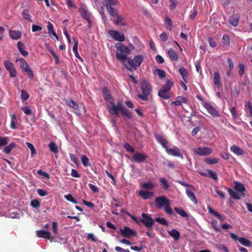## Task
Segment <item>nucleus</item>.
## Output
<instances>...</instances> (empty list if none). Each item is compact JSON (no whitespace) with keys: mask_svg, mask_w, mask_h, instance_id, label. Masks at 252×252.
<instances>
[{"mask_svg":"<svg viewBox=\"0 0 252 252\" xmlns=\"http://www.w3.org/2000/svg\"><path fill=\"white\" fill-rule=\"evenodd\" d=\"M107 107L109 113L112 115L118 117L119 115V112L120 111L123 116L128 119L132 118V115L130 111L123 105L120 101H119L116 105L115 104L114 101H112Z\"/></svg>","mask_w":252,"mask_h":252,"instance_id":"f257e3e1","label":"nucleus"},{"mask_svg":"<svg viewBox=\"0 0 252 252\" xmlns=\"http://www.w3.org/2000/svg\"><path fill=\"white\" fill-rule=\"evenodd\" d=\"M155 203L158 209L164 208V210L167 214L169 215H173V211L170 206V200L165 196L162 195L156 197Z\"/></svg>","mask_w":252,"mask_h":252,"instance_id":"f03ea898","label":"nucleus"},{"mask_svg":"<svg viewBox=\"0 0 252 252\" xmlns=\"http://www.w3.org/2000/svg\"><path fill=\"white\" fill-rule=\"evenodd\" d=\"M116 57L124 64L128 58L127 55L130 54L131 50L128 47L121 43H116Z\"/></svg>","mask_w":252,"mask_h":252,"instance_id":"7ed1b4c3","label":"nucleus"},{"mask_svg":"<svg viewBox=\"0 0 252 252\" xmlns=\"http://www.w3.org/2000/svg\"><path fill=\"white\" fill-rule=\"evenodd\" d=\"M143 57L141 55H138L134 57L132 59L131 58H128L126 62L124 64V65L129 71H133L137 69V68L140 66L141 63L143 61Z\"/></svg>","mask_w":252,"mask_h":252,"instance_id":"20e7f679","label":"nucleus"},{"mask_svg":"<svg viewBox=\"0 0 252 252\" xmlns=\"http://www.w3.org/2000/svg\"><path fill=\"white\" fill-rule=\"evenodd\" d=\"M141 90L142 94H138V97L142 100H148L149 95L152 93V87L149 82L145 79L141 81Z\"/></svg>","mask_w":252,"mask_h":252,"instance_id":"39448f33","label":"nucleus"},{"mask_svg":"<svg viewBox=\"0 0 252 252\" xmlns=\"http://www.w3.org/2000/svg\"><path fill=\"white\" fill-rule=\"evenodd\" d=\"M173 85L174 83L172 80H167L158 92V95L164 99H169L170 97L169 92L173 86Z\"/></svg>","mask_w":252,"mask_h":252,"instance_id":"423d86ee","label":"nucleus"},{"mask_svg":"<svg viewBox=\"0 0 252 252\" xmlns=\"http://www.w3.org/2000/svg\"><path fill=\"white\" fill-rule=\"evenodd\" d=\"M65 101L69 107L74 109V113L78 116L81 115L82 111L85 110L84 106H79L71 98L65 99Z\"/></svg>","mask_w":252,"mask_h":252,"instance_id":"0eeeda50","label":"nucleus"},{"mask_svg":"<svg viewBox=\"0 0 252 252\" xmlns=\"http://www.w3.org/2000/svg\"><path fill=\"white\" fill-rule=\"evenodd\" d=\"M140 221L147 228H152L154 224L155 220L151 216L147 214L143 213L141 214Z\"/></svg>","mask_w":252,"mask_h":252,"instance_id":"6e6552de","label":"nucleus"},{"mask_svg":"<svg viewBox=\"0 0 252 252\" xmlns=\"http://www.w3.org/2000/svg\"><path fill=\"white\" fill-rule=\"evenodd\" d=\"M19 62L20 66L22 71L27 72L29 77L31 79H32L34 77L33 72L29 67V66L26 60L21 58L20 59Z\"/></svg>","mask_w":252,"mask_h":252,"instance_id":"1a4fd4ad","label":"nucleus"},{"mask_svg":"<svg viewBox=\"0 0 252 252\" xmlns=\"http://www.w3.org/2000/svg\"><path fill=\"white\" fill-rule=\"evenodd\" d=\"M3 64L6 69L9 72L11 77H15L17 76V71L15 68L14 63L9 60H5Z\"/></svg>","mask_w":252,"mask_h":252,"instance_id":"9d476101","label":"nucleus"},{"mask_svg":"<svg viewBox=\"0 0 252 252\" xmlns=\"http://www.w3.org/2000/svg\"><path fill=\"white\" fill-rule=\"evenodd\" d=\"M202 105L213 117H220V115L218 110L211 104L205 101L202 103Z\"/></svg>","mask_w":252,"mask_h":252,"instance_id":"9b49d317","label":"nucleus"},{"mask_svg":"<svg viewBox=\"0 0 252 252\" xmlns=\"http://www.w3.org/2000/svg\"><path fill=\"white\" fill-rule=\"evenodd\" d=\"M194 153L199 156H208L210 155L212 152V149L208 147H199L195 148L193 149Z\"/></svg>","mask_w":252,"mask_h":252,"instance_id":"f8f14e48","label":"nucleus"},{"mask_svg":"<svg viewBox=\"0 0 252 252\" xmlns=\"http://www.w3.org/2000/svg\"><path fill=\"white\" fill-rule=\"evenodd\" d=\"M108 33L116 41L122 42L125 40L124 35L118 31L110 30Z\"/></svg>","mask_w":252,"mask_h":252,"instance_id":"ddd939ff","label":"nucleus"},{"mask_svg":"<svg viewBox=\"0 0 252 252\" xmlns=\"http://www.w3.org/2000/svg\"><path fill=\"white\" fill-rule=\"evenodd\" d=\"M120 231L123 237L129 238L132 236H136V232L128 226H125L123 229H120Z\"/></svg>","mask_w":252,"mask_h":252,"instance_id":"4468645a","label":"nucleus"},{"mask_svg":"<svg viewBox=\"0 0 252 252\" xmlns=\"http://www.w3.org/2000/svg\"><path fill=\"white\" fill-rule=\"evenodd\" d=\"M230 235L233 240H238L239 243L244 246L250 247L251 246V242L248 239L244 237H239L233 233H231Z\"/></svg>","mask_w":252,"mask_h":252,"instance_id":"2eb2a0df","label":"nucleus"},{"mask_svg":"<svg viewBox=\"0 0 252 252\" xmlns=\"http://www.w3.org/2000/svg\"><path fill=\"white\" fill-rule=\"evenodd\" d=\"M165 151L169 155L179 157L181 159L183 158L182 154L181 153L179 149L177 147L173 146V147L171 148L167 147Z\"/></svg>","mask_w":252,"mask_h":252,"instance_id":"dca6fc26","label":"nucleus"},{"mask_svg":"<svg viewBox=\"0 0 252 252\" xmlns=\"http://www.w3.org/2000/svg\"><path fill=\"white\" fill-rule=\"evenodd\" d=\"M154 136L158 142L166 150L168 147V142L164 136L157 133L155 134Z\"/></svg>","mask_w":252,"mask_h":252,"instance_id":"f3484780","label":"nucleus"},{"mask_svg":"<svg viewBox=\"0 0 252 252\" xmlns=\"http://www.w3.org/2000/svg\"><path fill=\"white\" fill-rule=\"evenodd\" d=\"M79 11L82 18L86 20L91 18V13L88 12L86 6L82 5L80 7Z\"/></svg>","mask_w":252,"mask_h":252,"instance_id":"a211bd4d","label":"nucleus"},{"mask_svg":"<svg viewBox=\"0 0 252 252\" xmlns=\"http://www.w3.org/2000/svg\"><path fill=\"white\" fill-rule=\"evenodd\" d=\"M147 158L148 157L146 155L139 152L134 153L132 156L133 159L138 163L144 162Z\"/></svg>","mask_w":252,"mask_h":252,"instance_id":"6ab92c4d","label":"nucleus"},{"mask_svg":"<svg viewBox=\"0 0 252 252\" xmlns=\"http://www.w3.org/2000/svg\"><path fill=\"white\" fill-rule=\"evenodd\" d=\"M138 194L144 200L151 198L154 196V194L153 192L145 191L143 189L139 190L138 191Z\"/></svg>","mask_w":252,"mask_h":252,"instance_id":"aec40b11","label":"nucleus"},{"mask_svg":"<svg viewBox=\"0 0 252 252\" xmlns=\"http://www.w3.org/2000/svg\"><path fill=\"white\" fill-rule=\"evenodd\" d=\"M240 18L239 14H233L230 17L228 22L233 26L236 27L238 25Z\"/></svg>","mask_w":252,"mask_h":252,"instance_id":"412c9836","label":"nucleus"},{"mask_svg":"<svg viewBox=\"0 0 252 252\" xmlns=\"http://www.w3.org/2000/svg\"><path fill=\"white\" fill-rule=\"evenodd\" d=\"M228 192L229 195L234 199H240L242 197H244L245 196L244 193H240L239 192L234 191L231 189H228Z\"/></svg>","mask_w":252,"mask_h":252,"instance_id":"4be33fe9","label":"nucleus"},{"mask_svg":"<svg viewBox=\"0 0 252 252\" xmlns=\"http://www.w3.org/2000/svg\"><path fill=\"white\" fill-rule=\"evenodd\" d=\"M193 189L192 188H188L186 189V194L188 197L191 200V201L194 204H197V201L193 192Z\"/></svg>","mask_w":252,"mask_h":252,"instance_id":"5701e85b","label":"nucleus"},{"mask_svg":"<svg viewBox=\"0 0 252 252\" xmlns=\"http://www.w3.org/2000/svg\"><path fill=\"white\" fill-rule=\"evenodd\" d=\"M188 100L186 97L183 96H178L176 97L175 101H172L171 104H174L176 106H181L182 103L187 104Z\"/></svg>","mask_w":252,"mask_h":252,"instance_id":"b1692460","label":"nucleus"},{"mask_svg":"<svg viewBox=\"0 0 252 252\" xmlns=\"http://www.w3.org/2000/svg\"><path fill=\"white\" fill-rule=\"evenodd\" d=\"M230 151L237 156L244 155L245 152L240 147L235 145H232L230 148Z\"/></svg>","mask_w":252,"mask_h":252,"instance_id":"393cba45","label":"nucleus"},{"mask_svg":"<svg viewBox=\"0 0 252 252\" xmlns=\"http://www.w3.org/2000/svg\"><path fill=\"white\" fill-rule=\"evenodd\" d=\"M16 145L14 142L10 143L9 145L5 146L2 150V152L6 154H10L11 151L16 148Z\"/></svg>","mask_w":252,"mask_h":252,"instance_id":"a878e982","label":"nucleus"},{"mask_svg":"<svg viewBox=\"0 0 252 252\" xmlns=\"http://www.w3.org/2000/svg\"><path fill=\"white\" fill-rule=\"evenodd\" d=\"M74 41V45L73 46V51L74 53L75 57L78 58L80 61L83 62V59L80 56L77 51L78 41L76 38H73Z\"/></svg>","mask_w":252,"mask_h":252,"instance_id":"bb28decb","label":"nucleus"},{"mask_svg":"<svg viewBox=\"0 0 252 252\" xmlns=\"http://www.w3.org/2000/svg\"><path fill=\"white\" fill-rule=\"evenodd\" d=\"M37 236L39 238L49 239L50 238V233L47 231L37 230L36 231Z\"/></svg>","mask_w":252,"mask_h":252,"instance_id":"cd10ccee","label":"nucleus"},{"mask_svg":"<svg viewBox=\"0 0 252 252\" xmlns=\"http://www.w3.org/2000/svg\"><path fill=\"white\" fill-rule=\"evenodd\" d=\"M108 13L112 17L113 19L118 16V11L110 5H105Z\"/></svg>","mask_w":252,"mask_h":252,"instance_id":"c85d7f7f","label":"nucleus"},{"mask_svg":"<svg viewBox=\"0 0 252 252\" xmlns=\"http://www.w3.org/2000/svg\"><path fill=\"white\" fill-rule=\"evenodd\" d=\"M168 56L172 61H177L179 59V57L177 52L171 48L168 51Z\"/></svg>","mask_w":252,"mask_h":252,"instance_id":"c756f323","label":"nucleus"},{"mask_svg":"<svg viewBox=\"0 0 252 252\" xmlns=\"http://www.w3.org/2000/svg\"><path fill=\"white\" fill-rule=\"evenodd\" d=\"M234 189L235 190L240 193H244L246 189L243 184L238 182H234Z\"/></svg>","mask_w":252,"mask_h":252,"instance_id":"7c9ffc66","label":"nucleus"},{"mask_svg":"<svg viewBox=\"0 0 252 252\" xmlns=\"http://www.w3.org/2000/svg\"><path fill=\"white\" fill-rule=\"evenodd\" d=\"M220 73L218 72H215L214 74L213 80L214 82V85L218 88H220Z\"/></svg>","mask_w":252,"mask_h":252,"instance_id":"2f4dec72","label":"nucleus"},{"mask_svg":"<svg viewBox=\"0 0 252 252\" xmlns=\"http://www.w3.org/2000/svg\"><path fill=\"white\" fill-rule=\"evenodd\" d=\"M10 36L14 39H18L22 36V33L20 31H10Z\"/></svg>","mask_w":252,"mask_h":252,"instance_id":"473e14b6","label":"nucleus"},{"mask_svg":"<svg viewBox=\"0 0 252 252\" xmlns=\"http://www.w3.org/2000/svg\"><path fill=\"white\" fill-rule=\"evenodd\" d=\"M116 18L117 20H115L114 19H112V20L114 22L116 25H120L122 26H125L126 25L125 18L123 16L119 15Z\"/></svg>","mask_w":252,"mask_h":252,"instance_id":"72a5a7b5","label":"nucleus"},{"mask_svg":"<svg viewBox=\"0 0 252 252\" xmlns=\"http://www.w3.org/2000/svg\"><path fill=\"white\" fill-rule=\"evenodd\" d=\"M141 187L147 190H152L155 188V186L154 183L149 182L142 184Z\"/></svg>","mask_w":252,"mask_h":252,"instance_id":"f704fd0d","label":"nucleus"},{"mask_svg":"<svg viewBox=\"0 0 252 252\" xmlns=\"http://www.w3.org/2000/svg\"><path fill=\"white\" fill-rule=\"evenodd\" d=\"M168 233L175 240H178L180 238V234L179 232L175 229H173L171 231H168Z\"/></svg>","mask_w":252,"mask_h":252,"instance_id":"c9c22d12","label":"nucleus"},{"mask_svg":"<svg viewBox=\"0 0 252 252\" xmlns=\"http://www.w3.org/2000/svg\"><path fill=\"white\" fill-rule=\"evenodd\" d=\"M17 46L20 52L23 56L26 57L29 55L28 52L24 49V45L21 42L19 41L17 43Z\"/></svg>","mask_w":252,"mask_h":252,"instance_id":"e433bc0d","label":"nucleus"},{"mask_svg":"<svg viewBox=\"0 0 252 252\" xmlns=\"http://www.w3.org/2000/svg\"><path fill=\"white\" fill-rule=\"evenodd\" d=\"M10 138L7 136H0V149L2 147L6 146Z\"/></svg>","mask_w":252,"mask_h":252,"instance_id":"4c0bfd02","label":"nucleus"},{"mask_svg":"<svg viewBox=\"0 0 252 252\" xmlns=\"http://www.w3.org/2000/svg\"><path fill=\"white\" fill-rule=\"evenodd\" d=\"M175 211L180 215L183 218H188L189 215L188 214L185 212L183 209L181 208H179L178 207L174 208Z\"/></svg>","mask_w":252,"mask_h":252,"instance_id":"58836bf2","label":"nucleus"},{"mask_svg":"<svg viewBox=\"0 0 252 252\" xmlns=\"http://www.w3.org/2000/svg\"><path fill=\"white\" fill-rule=\"evenodd\" d=\"M50 151L54 154H57L58 153V148L56 144L54 142H51L48 145Z\"/></svg>","mask_w":252,"mask_h":252,"instance_id":"ea45409f","label":"nucleus"},{"mask_svg":"<svg viewBox=\"0 0 252 252\" xmlns=\"http://www.w3.org/2000/svg\"><path fill=\"white\" fill-rule=\"evenodd\" d=\"M104 98L105 100L109 102L110 104L111 102L114 101L112 95L109 94L108 91H103Z\"/></svg>","mask_w":252,"mask_h":252,"instance_id":"a19ab883","label":"nucleus"},{"mask_svg":"<svg viewBox=\"0 0 252 252\" xmlns=\"http://www.w3.org/2000/svg\"><path fill=\"white\" fill-rule=\"evenodd\" d=\"M159 182L161 185L162 188L167 190L169 188V185L165 178H161L159 179Z\"/></svg>","mask_w":252,"mask_h":252,"instance_id":"79ce46f5","label":"nucleus"},{"mask_svg":"<svg viewBox=\"0 0 252 252\" xmlns=\"http://www.w3.org/2000/svg\"><path fill=\"white\" fill-rule=\"evenodd\" d=\"M154 73L158 75L160 79H163L165 77L166 72L165 71L161 70L160 69H156Z\"/></svg>","mask_w":252,"mask_h":252,"instance_id":"37998d69","label":"nucleus"},{"mask_svg":"<svg viewBox=\"0 0 252 252\" xmlns=\"http://www.w3.org/2000/svg\"><path fill=\"white\" fill-rule=\"evenodd\" d=\"M206 171L208 172V177L212 178L215 180H218L217 175L215 172L210 169H207L206 170Z\"/></svg>","mask_w":252,"mask_h":252,"instance_id":"c03bdc74","label":"nucleus"},{"mask_svg":"<svg viewBox=\"0 0 252 252\" xmlns=\"http://www.w3.org/2000/svg\"><path fill=\"white\" fill-rule=\"evenodd\" d=\"M16 116L14 114H13L11 116V123H10V127L13 129H16L17 128L16 126Z\"/></svg>","mask_w":252,"mask_h":252,"instance_id":"a18cd8bd","label":"nucleus"},{"mask_svg":"<svg viewBox=\"0 0 252 252\" xmlns=\"http://www.w3.org/2000/svg\"><path fill=\"white\" fill-rule=\"evenodd\" d=\"M64 198L68 201H70L74 204H77L78 201L73 197L71 194H68L64 195Z\"/></svg>","mask_w":252,"mask_h":252,"instance_id":"49530a36","label":"nucleus"},{"mask_svg":"<svg viewBox=\"0 0 252 252\" xmlns=\"http://www.w3.org/2000/svg\"><path fill=\"white\" fill-rule=\"evenodd\" d=\"M229 110L231 112V114L233 119L236 120V119H237L238 117V115L237 113L235 107L233 106L230 107H229Z\"/></svg>","mask_w":252,"mask_h":252,"instance_id":"de8ad7c7","label":"nucleus"},{"mask_svg":"<svg viewBox=\"0 0 252 252\" xmlns=\"http://www.w3.org/2000/svg\"><path fill=\"white\" fill-rule=\"evenodd\" d=\"M179 72L180 74L182 76V77L184 79V80L185 81V77H188V72L187 69L184 67H181L179 70Z\"/></svg>","mask_w":252,"mask_h":252,"instance_id":"09e8293b","label":"nucleus"},{"mask_svg":"<svg viewBox=\"0 0 252 252\" xmlns=\"http://www.w3.org/2000/svg\"><path fill=\"white\" fill-rule=\"evenodd\" d=\"M81 160L82 164L85 167H87L89 165V158L85 155H82L81 157Z\"/></svg>","mask_w":252,"mask_h":252,"instance_id":"8fccbe9b","label":"nucleus"},{"mask_svg":"<svg viewBox=\"0 0 252 252\" xmlns=\"http://www.w3.org/2000/svg\"><path fill=\"white\" fill-rule=\"evenodd\" d=\"M205 161L208 164H215L218 162V159L216 158H206Z\"/></svg>","mask_w":252,"mask_h":252,"instance_id":"3c124183","label":"nucleus"},{"mask_svg":"<svg viewBox=\"0 0 252 252\" xmlns=\"http://www.w3.org/2000/svg\"><path fill=\"white\" fill-rule=\"evenodd\" d=\"M123 147L127 152L133 153L135 151L134 148H132L128 143H124Z\"/></svg>","mask_w":252,"mask_h":252,"instance_id":"603ef678","label":"nucleus"},{"mask_svg":"<svg viewBox=\"0 0 252 252\" xmlns=\"http://www.w3.org/2000/svg\"><path fill=\"white\" fill-rule=\"evenodd\" d=\"M154 220L163 225H164V226L168 225L167 221L164 218L158 217V218H156Z\"/></svg>","mask_w":252,"mask_h":252,"instance_id":"864d4df0","label":"nucleus"},{"mask_svg":"<svg viewBox=\"0 0 252 252\" xmlns=\"http://www.w3.org/2000/svg\"><path fill=\"white\" fill-rule=\"evenodd\" d=\"M29 98V94L28 92L24 90L21 91V98L23 101H26Z\"/></svg>","mask_w":252,"mask_h":252,"instance_id":"5fc2aeb1","label":"nucleus"},{"mask_svg":"<svg viewBox=\"0 0 252 252\" xmlns=\"http://www.w3.org/2000/svg\"><path fill=\"white\" fill-rule=\"evenodd\" d=\"M22 16L26 20H29L30 21H32V20L30 19V16L29 13V10L27 9H24L22 13Z\"/></svg>","mask_w":252,"mask_h":252,"instance_id":"6e6d98bb","label":"nucleus"},{"mask_svg":"<svg viewBox=\"0 0 252 252\" xmlns=\"http://www.w3.org/2000/svg\"><path fill=\"white\" fill-rule=\"evenodd\" d=\"M31 205L34 208H37L40 207V203L37 199H33L31 202Z\"/></svg>","mask_w":252,"mask_h":252,"instance_id":"4d7b16f0","label":"nucleus"},{"mask_svg":"<svg viewBox=\"0 0 252 252\" xmlns=\"http://www.w3.org/2000/svg\"><path fill=\"white\" fill-rule=\"evenodd\" d=\"M26 145L27 147L31 150V155H34L36 154V150L35 149L33 145L30 143L27 142Z\"/></svg>","mask_w":252,"mask_h":252,"instance_id":"13d9d810","label":"nucleus"},{"mask_svg":"<svg viewBox=\"0 0 252 252\" xmlns=\"http://www.w3.org/2000/svg\"><path fill=\"white\" fill-rule=\"evenodd\" d=\"M222 43L226 45V46H228L230 44V38H229V37L227 35H226V34H224L223 35V37H222Z\"/></svg>","mask_w":252,"mask_h":252,"instance_id":"bf43d9fd","label":"nucleus"},{"mask_svg":"<svg viewBox=\"0 0 252 252\" xmlns=\"http://www.w3.org/2000/svg\"><path fill=\"white\" fill-rule=\"evenodd\" d=\"M21 110L24 112L26 115H31L32 113V110L27 106H23L21 107Z\"/></svg>","mask_w":252,"mask_h":252,"instance_id":"052dcab7","label":"nucleus"},{"mask_svg":"<svg viewBox=\"0 0 252 252\" xmlns=\"http://www.w3.org/2000/svg\"><path fill=\"white\" fill-rule=\"evenodd\" d=\"M238 67L239 68V74L241 77L245 73V65L243 63H240Z\"/></svg>","mask_w":252,"mask_h":252,"instance_id":"680f3d73","label":"nucleus"},{"mask_svg":"<svg viewBox=\"0 0 252 252\" xmlns=\"http://www.w3.org/2000/svg\"><path fill=\"white\" fill-rule=\"evenodd\" d=\"M245 107L246 108H247L249 111L251 116L252 117V102L250 101H248L247 102H246Z\"/></svg>","mask_w":252,"mask_h":252,"instance_id":"e2e57ef3","label":"nucleus"},{"mask_svg":"<svg viewBox=\"0 0 252 252\" xmlns=\"http://www.w3.org/2000/svg\"><path fill=\"white\" fill-rule=\"evenodd\" d=\"M37 173L38 175H42V176H43L44 178H45L46 179H48L50 178V176H49V174L46 172L42 171V170L41 169L38 170L37 171Z\"/></svg>","mask_w":252,"mask_h":252,"instance_id":"0e129e2a","label":"nucleus"},{"mask_svg":"<svg viewBox=\"0 0 252 252\" xmlns=\"http://www.w3.org/2000/svg\"><path fill=\"white\" fill-rule=\"evenodd\" d=\"M37 192L41 196H44L48 194V192L46 190L41 189H38Z\"/></svg>","mask_w":252,"mask_h":252,"instance_id":"69168bd1","label":"nucleus"},{"mask_svg":"<svg viewBox=\"0 0 252 252\" xmlns=\"http://www.w3.org/2000/svg\"><path fill=\"white\" fill-rule=\"evenodd\" d=\"M212 225L213 228L215 230L216 232H220V230L218 226L217 221L216 220H214L212 221Z\"/></svg>","mask_w":252,"mask_h":252,"instance_id":"338daca9","label":"nucleus"},{"mask_svg":"<svg viewBox=\"0 0 252 252\" xmlns=\"http://www.w3.org/2000/svg\"><path fill=\"white\" fill-rule=\"evenodd\" d=\"M89 187H90V188L91 189V190H92L93 192H94V193H97L99 191V190H98V188L92 184H89Z\"/></svg>","mask_w":252,"mask_h":252,"instance_id":"774afa93","label":"nucleus"}]
</instances>
